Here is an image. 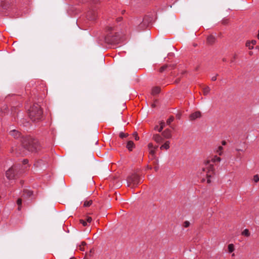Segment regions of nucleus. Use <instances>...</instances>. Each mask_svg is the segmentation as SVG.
Listing matches in <instances>:
<instances>
[{"instance_id": "obj_45", "label": "nucleus", "mask_w": 259, "mask_h": 259, "mask_svg": "<svg viewBox=\"0 0 259 259\" xmlns=\"http://www.w3.org/2000/svg\"><path fill=\"white\" fill-rule=\"evenodd\" d=\"M121 19V18H118L117 19L118 21H120Z\"/></svg>"}, {"instance_id": "obj_36", "label": "nucleus", "mask_w": 259, "mask_h": 259, "mask_svg": "<svg viewBox=\"0 0 259 259\" xmlns=\"http://www.w3.org/2000/svg\"><path fill=\"white\" fill-rule=\"evenodd\" d=\"M218 74H216L215 76H213L211 77V80L215 81L217 80V77Z\"/></svg>"}, {"instance_id": "obj_2", "label": "nucleus", "mask_w": 259, "mask_h": 259, "mask_svg": "<svg viewBox=\"0 0 259 259\" xmlns=\"http://www.w3.org/2000/svg\"><path fill=\"white\" fill-rule=\"evenodd\" d=\"M29 116L33 121H38L43 117V112L39 105L35 104L29 110Z\"/></svg>"}, {"instance_id": "obj_44", "label": "nucleus", "mask_w": 259, "mask_h": 259, "mask_svg": "<svg viewBox=\"0 0 259 259\" xmlns=\"http://www.w3.org/2000/svg\"><path fill=\"white\" fill-rule=\"evenodd\" d=\"M236 150H237V151H242L240 149H236Z\"/></svg>"}, {"instance_id": "obj_5", "label": "nucleus", "mask_w": 259, "mask_h": 259, "mask_svg": "<svg viewBox=\"0 0 259 259\" xmlns=\"http://www.w3.org/2000/svg\"><path fill=\"white\" fill-rule=\"evenodd\" d=\"M141 181L139 176L135 174H132L127 179V186L134 187L137 186Z\"/></svg>"}, {"instance_id": "obj_8", "label": "nucleus", "mask_w": 259, "mask_h": 259, "mask_svg": "<svg viewBox=\"0 0 259 259\" xmlns=\"http://www.w3.org/2000/svg\"><path fill=\"white\" fill-rule=\"evenodd\" d=\"M158 147V146H154L153 143H149L148 144V148L150 154H151L152 156H154L156 153V150Z\"/></svg>"}, {"instance_id": "obj_13", "label": "nucleus", "mask_w": 259, "mask_h": 259, "mask_svg": "<svg viewBox=\"0 0 259 259\" xmlns=\"http://www.w3.org/2000/svg\"><path fill=\"white\" fill-rule=\"evenodd\" d=\"M223 147L222 146H219L214 149V152L221 156L223 153Z\"/></svg>"}, {"instance_id": "obj_48", "label": "nucleus", "mask_w": 259, "mask_h": 259, "mask_svg": "<svg viewBox=\"0 0 259 259\" xmlns=\"http://www.w3.org/2000/svg\"><path fill=\"white\" fill-rule=\"evenodd\" d=\"M234 255H235L234 253H233L232 255V256H234Z\"/></svg>"}, {"instance_id": "obj_35", "label": "nucleus", "mask_w": 259, "mask_h": 259, "mask_svg": "<svg viewBox=\"0 0 259 259\" xmlns=\"http://www.w3.org/2000/svg\"><path fill=\"white\" fill-rule=\"evenodd\" d=\"M250 42L251 43V44H252V45H253V46H254L256 44V40H252L251 41H250Z\"/></svg>"}, {"instance_id": "obj_19", "label": "nucleus", "mask_w": 259, "mask_h": 259, "mask_svg": "<svg viewBox=\"0 0 259 259\" xmlns=\"http://www.w3.org/2000/svg\"><path fill=\"white\" fill-rule=\"evenodd\" d=\"M221 161V158L217 155L213 156L210 160V161H211L212 162H213V163L220 162Z\"/></svg>"}, {"instance_id": "obj_42", "label": "nucleus", "mask_w": 259, "mask_h": 259, "mask_svg": "<svg viewBox=\"0 0 259 259\" xmlns=\"http://www.w3.org/2000/svg\"><path fill=\"white\" fill-rule=\"evenodd\" d=\"M249 54L250 55H252L253 54V53H252V52H250L249 53Z\"/></svg>"}, {"instance_id": "obj_18", "label": "nucleus", "mask_w": 259, "mask_h": 259, "mask_svg": "<svg viewBox=\"0 0 259 259\" xmlns=\"http://www.w3.org/2000/svg\"><path fill=\"white\" fill-rule=\"evenodd\" d=\"M135 147L134 143L132 141H129L127 142V145H126V148L132 151L133 149V148Z\"/></svg>"}, {"instance_id": "obj_15", "label": "nucleus", "mask_w": 259, "mask_h": 259, "mask_svg": "<svg viewBox=\"0 0 259 259\" xmlns=\"http://www.w3.org/2000/svg\"><path fill=\"white\" fill-rule=\"evenodd\" d=\"M8 107L6 105H4L1 109L0 111V115L2 116L4 115L6 113L8 112Z\"/></svg>"}, {"instance_id": "obj_6", "label": "nucleus", "mask_w": 259, "mask_h": 259, "mask_svg": "<svg viewBox=\"0 0 259 259\" xmlns=\"http://www.w3.org/2000/svg\"><path fill=\"white\" fill-rule=\"evenodd\" d=\"M17 169L15 166H13L6 172V176L9 180L15 179L17 175Z\"/></svg>"}, {"instance_id": "obj_21", "label": "nucleus", "mask_w": 259, "mask_h": 259, "mask_svg": "<svg viewBox=\"0 0 259 259\" xmlns=\"http://www.w3.org/2000/svg\"><path fill=\"white\" fill-rule=\"evenodd\" d=\"M228 250L229 253L233 252L235 250L234 245L233 244H229L228 246Z\"/></svg>"}, {"instance_id": "obj_23", "label": "nucleus", "mask_w": 259, "mask_h": 259, "mask_svg": "<svg viewBox=\"0 0 259 259\" xmlns=\"http://www.w3.org/2000/svg\"><path fill=\"white\" fill-rule=\"evenodd\" d=\"M242 235L246 237H249L250 236V232L248 229H245L242 231Z\"/></svg>"}, {"instance_id": "obj_32", "label": "nucleus", "mask_w": 259, "mask_h": 259, "mask_svg": "<svg viewBox=\"0 0 259 259\" xmlns=\"http://www.w3.org/2000/svg\"><path fill=\"white\" fill-rule=\"evenodd\" d=\"M183 226L185 228L188 227L190 226V222L187 221H185Z\"/></svg>"}, {"instance_id": "obj_20", "label": "nucleus", "mask_w": 259, "mask_h": 259, "mask_svg": "<svg viewBox=\"0 0 259 259\" xmlns=\"http://www.w3.org/2000/svg\"><path fill=\"white\" fill-rule=\"evenodd\" d=\"M160 89L159 87H156L153 88L152 90V94L153 95H156L160 92Z\"/></svg>"}, {"instance_id": "obj_12", "label": "nucleus", "mask_w": 259, "mask_h": 259, "mask_svg": "<svg viewBox=\"0 0 259 259\" xmlns=\"http://www.w3.org/2000/svg\"><path fill=\"white\" fill-rule=\"evenodd\" d=\"M10 135L13 136L15 138H18L20 137L21 134L18 131L15 130H12L9 133Z\"/></svg>"}, {"instance_id": "obj_14", "label": "nucleus", "mask_w": 259, "mask_h": 259, "mask_svg": "<svg viewBox=\"0 0 259 259\" xmlns=\"http://www.w3.org/2000/svg\"><path fill=\"white\" fill-rule=\"evenodd\" d=\"M207 41L209 44H213L215 41V37L212 35H210L207 38Z\"/></svg>"}, {"instance_id": "obj_41", "label": "nucleus", "mask_w": 259, "mask_h": 259, "mask_svg": "<svg viewBox=\"0 0 259 259\" xmlns=\"http://www.w3.org/2000/svg\"><path fill=\"white\" fill-rule=\"evenodd\" d=\"M257 37L258 39H259V30H258V34L257 35Z\"/></svg>"}, {"instance_id": "obj_40", "label": "nucleus", "mask_w": 259, "mask_h": 259, "mask_svg": "<svg viewBox=\"0 0 259 259\" xmlns=\"http://www.w3.org/2000/svg\"><path fill=\"white\" fill-rule=\"evenodd\" d=\"M222 144L223 145H225L226 144V141H222Z\"/></svg>"}, {"instance_id": "obj_26", "label": "nucleus", "mask_w": 259, "mask_h": 259, "mask_svg": "<svg viewBox=\"0 0 259 259\" xmlns=\"http://www.w3.org/2000/svg\"><path fill=\"white\" fill-rule=\"evenodd\" d=\"M86 245V243L85 242H82L81 244L79 246V248L81 251L84 250V246Z\"/></svg>"}, {"instance_id": "obj_10", "label": "nucleus", "mask_w": 259, "mask_h": 259, "mask_svg": "<svg viewBox=\"0 0 259 259\" xmlns=\"http://www.w3.org/2000/svg\"><path fill=\"white\" fill-rule=\"evenodd\" d=\"M201 116V113L200 111H196L192 113L190 115V119L191 120H195L197 118H200Z\"/></svg>"}, {"instance_id": "obj_43", "label": "nucleus", "mask_w": 259, "mask_h": 259, "mask_svg": "<svg viewBox=\"0 0 259 259\" xmlns=\"http://www.w3.org/2000/svg\"><path fill=\"white\" fill-rule=\"evenodd\" d=\"M255 49H257L258 50H259V46H256V47H255Z\"/></svg>"}, {"instance_id": "obj_33", "label": "nucleus", "mask_w": 259, "mask_h": 259, "mask_svg": "<svg viewBox=\"0 0 259 259\" xmlns=\"http://www.w3.org/2000/svg\"><path fill=\"white\" fill-rule=\"evenodd\" d=\"M174 119V118L173 117H169L167 120V124H170L172 121H173Z\"/></svg>"}, {"instance_id": "obj_11", "label": "nucleus", "mask_w": 259, "mask_h": 259, "mask_svg": "<svg viewBox=\"0 0 259 259\" xmlns=\"http://www.w3.org/2000/svg\"><path fill=\"white\" fill-rule=\"evenodd\" d=\"M162 136L165 139H170L171 137V131L169 129L165 130L162 133Z\"/></svg>"}, {"instance_id": "obj_9", "label": "nucleus", "mask_w": 259, "mask_h": 259, "mask_svg": "<svg viewBox=\"0 0 259 259\" xmlns=\"http://www.w3.org/2000/svg\"><path fill=\"white\" fill-rule=\"evenodd\" d=\"M152 139L157 144L161 143L163 139L161 135L158 134H155L153 135Z\"/></svg>"}, {"instance_id": "obj_1", "label": "nucleus", "mask_w": 259, "mask_h": 259, "mask_svg": "<svg viewBox=\"0 0 259 259\" xmlns=\"http://www.w3.org/2000/svg\"><path fill=\"white\" fill-rule=\"evenodd\" d=\"M21 145L24 149L31 152H36L39 148L38 140L29 136L22 138Z\"/></svg>"}, {"instance_id": "obj_28", "label": "nucleus", "mask_w": 259, "mask_h": 259, "mask_svg": "<svg viewBox=\"0 0 259 259\" xmlns=\"http://www.w3.org/2000/svg\"><path fill=\"white\" fill-rule=\"evenodd\" d=\"M17 203L18 205V210H21V204H22V199L21 198H19L17 201Z\"/></svg>"}, {"instance_id": "obj_29", "label": "nucleus", "mask_w": 259, "mask_h": 259, "mask_svg": "<svg viewBox=\"0 0 259 259\" xmlns=\"http://www.w3.org/2000/svg\"><path fill=\"white\" fill-rule=\"evenodd\" d=\"M253 180L255 183L259 182V176L258 175H254L253 176Z\"/></svg>"}, {"instance_id": "obj_17", "label": "nucleus", "mask_w": 259, "mask_h": 259, "mask_svg": "<svg viewBox=\"0 0 259 259\" xmlns=\"http://www.w3.org/2000/svg\"><path fill=\"white\" fill-rule=\"evenodd\" d=\"M169 144H170L169 141H167L160 147V149L161 150H163V149L168 150L170 147Z\"/></svg>"}, {"instance_id": "obj_25", "label": "nucleus", "mask_w": 259, "mask_h": 259, "mask_svg": "<svg viewBox=\"0 0 259 259\" xmlns=\"http://www.w3.org/2000/svg\"><path fill=\"white\" fill-rule=\"evenodd\" d=\"M92 204V200H89V201H85L84 202L83 206L84 207H88L91 205Z\"/></svg>"}, {"instance_id": "obj_22", "label": "nucleus", "mask_w": 259, "mask_h": 259, "mask_svg": "<svg viewBox=\"0 0 259 259\" xmlns=\"http://www.w3.org/2000/svg\"><path fill=\"white\" fill-rule=\"evenodd\" d=\"M210 91V89L209 87L207 86V87H205V88H204L203 90V93L204 95H205V96L207 95L209 93Z\"/></svg>"}, {"instance_id": "obj_39", "label": "nucleus", "mask_w": 259, "mask_h": 259, "mask_svg": "<svg viewBox=\"0 0 259 259\" xmlns=\"http://www.w3.org/2000/svg\"><path fill=\"white\" fill-rule=\"evenodd\" d=\"M159 127L158 126V125H156L155 127H154V130L155 131H157V130L159 129Z\"/></svg>"}, {"instance_id": "obj_16", "label": "nucleus", "mask_w": 259, "mask_h": 259, "mask_svg": "<svg viewBox=\"0 0 259 259\" xmlns=\"http://www.w3.org/2000/svg\"><path fill=\"white\" fill-rule=\"evenodd\" d=\"M33 195V191L31 190H29L27 189H25L23 190V195L27 197H30L32 196Z\"/></svg>"}, {"instance_id": "obj_4", "label": "nucleus", "mask_w": 259, "mask_h": 259, "mask_svg": "<svg viewBox=\"0 0 259 259\" xmlns=\"http://www.w3.org/2000/svg\"><path fill=\"white\" fill-rule=\"evenodd\" d=\"M203 171H206V176L207 177V183L209 184L211 182L212 178L214 175V168L212 164H209V162L207 161L206 167L203 168Z\"/></svg>"}, {"instance_id": "obj_24", "label": "nucleus", "mask_w": 259, "mask_h": 259, "mask_svg": "<svg viewBox=\"0 0 259 259\" xmlns=\"http://www.w3.org/2000/svg\"><path fill=\"white\" fill-rule=\"evenodd\" d=\"M160 126L159 129L157 130V131L158 132H161L162 130L163 129L164 127L165 126V123L163 121H160Z\"/></svg>"}, {"instance_id": "obj_37", "label": "nucleus", "mask_w": 259, "mask_h": 259, "mask_svg": "<svg viewBox=\"0 0 259 259\" xmlns=\"http://www.w3.org/2000/svg\"><path fill=\"white\" fill-rule=\"evenodd\" d=\"M88 17H89V18L91 19V20H93V19H95V18H96L95 15L94 16H93V17L90 16H89V13L88 15Z\"/></svg>"}, {"instance_id": "obj_31", "label": "nucleus", "mask_w": 259, "mask_h": 259, "mask_svg": "<svg viewBox=\"0 0 259 259\" xmlns=\"http://www.w3.org/2000/svg\"><path fill=\"white\" fill-rule=\"evenodd\" d=\"M128 136V134H124L123 133V132H120L119 133V137L121 138H123L124 137H126Z\"/></svg>"}, {"instance_id": "obj_30", "label": "nucleus", "mask_w": 259, "mask_h": 259, "mask_svg": "<svg viewBox=\"0 0 259 259\" xmlns=\"http://www.w3.org/2000/svg\"><path fill=\"white\" fill-rule=\"evenodd\" d=\"M168 66L165 65H163L159 69V71L160 72H163L167 68Z\"/></svg>"}, {"instance_id": "obj_7", "label": "nucleus", "mask_w": 259, "mask_h": 259, "mask_svg": "<svg viewBox=\"0 0 259 259\" xmlns=\"http://www.w3.org/2000/svg\"><path fill=\"white\" fill-rule=\"evenodd\" d=\"M92 221V219L91 217L89 216L86 217L85 219L84 220L81 219L80 220L79 222L83 226V227H89Z\"/></svg>"}, {"instance_id": "obj_47", "label": "nucleus", "mask_w": 259, "mask_h": 259, "mask_svg": "<svg viewBox=\"0 0 259 259\" xmlns=\"http://www.w3.org/2000/svg\"><path fill=\"white\" fill-rule=\"evenodd\" d=\"M20 183H21V184H23V182L22 181H21Z\"/></svg>"}, {"instance_id": "obj_34", "label": "nucleus", "mask_w": 259, "mask_h": 259, "mask_svg": "<svg viewBox=\"0 0 259 259\" xmlns=\"http://www.w3.org/2000/svg\"><path fill=\"white\" fill-rule=\"evenodd\" d=\"M133 135L136 140H139V137H138V134L136 132L134 133Z\"/></svg>"}, {"instance_id": "obj_46", "label": "nucleus", "mask_w": 259, "mask_h": 259, "mask_svg": "<svg viewBox=\"0 0 259 259\" xmlns=\"http://www.w3.org/2000/svg\"><path fill=\"white\" fill-rule=\"evenodd\" d=\"M90 231H91V229H89L88 230V232H90Z\"/></svg>"}, {"instance_id": "obj_3", "label": "nucleus", "mask_w": 259, "mask_h": 259, "mask_svg": "<svg viewBox=\"0 0 259 259\" xmlns=\"http://www.w3.org/2000/svg\"><path fill=\"white\" fill-rule=\"evenodd\" d=\"M116 29L113 25H109L107 27V36L106 40L110 44H116L118 42L119 38L116 35L117 32H115Z\"/></svg>"}, {"instance_id": "obj_38", "label": "nucleus", "mask_w": 259, "mask_h": 259, "mask_svg": "<svg viewBox=\"0 0 259 259\" xmlns=\"http://www.w3.org/2000/svg\"><path fill=\"white\" fill-rule=\"evenodd\" d=\"M28 160L27 159H25L23 161V163L24 164H27L28 163Z\"/></svg>"}, {"instance_id": "obj_27", "label": "nucleus", "mask_w": 259, "mask_h": 259, "mask_svg": "<svg viewBox=\"0 0 259 259\" xmlns=\"http://www.w3.org/2000/svg\"><path fill=\"white\" fill-rule=\"evenodd\" d=\"M246 46L248 47L249 50H252L254 48V47L251 44L250 41H248L246 42Z\"/></svg>"}]
</instances>
